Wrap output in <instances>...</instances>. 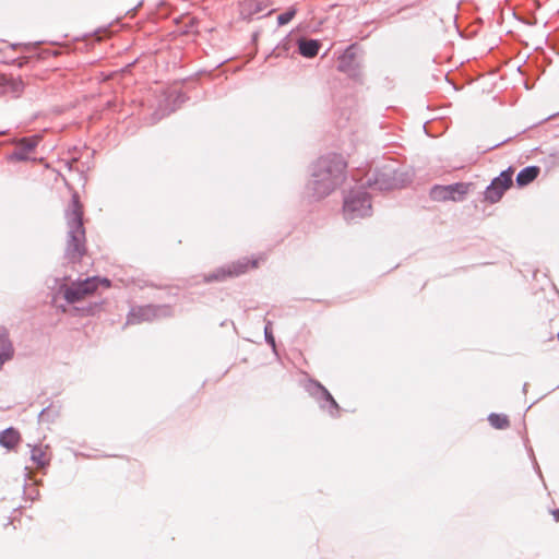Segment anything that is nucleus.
I'll use <instances>...</instances> for the list:
<instances>
[{"label": "nucleus", "mask_w": 559, "mask_h": 559, "mask_svg": "<svg viewBox=\"0 0 559 559\" xmlns=\"http://www.w3.org/2000/svg\"><path fill=\"white\" fill-rule=\"evenodd\" d=\"M99 284L108 287L109 281L107 278L88 277L84 281L73 283L64 289V298L70 304L80 301L86 296L92 295Z\"/></svg>", "instance_id": "39448f33"}, {"label": "nucleus", "mask_w": 559, "mask_h": 559, "mask_svg": "<svg viewBox=\"0 0 559 559\" xmlns=\"http://www.w3.org/2000/svg\"><path fill=\"white\" fill-rule=\"evenodd\" d=\"M295 14H296V9H294V8L289 9L288 11H286V12H284L282 14H280L277 16L278 25H285V24L289 23L294 19Z\"/></svg>", "instance_id": "412c9836"}, {"label": "nucleus", "mask_w": 559, "mask_h": 559, "mask_svg": "<svg viewBox=\"0 0 559 559\" xmlns=\"http://www.w3.org/2000/svg\"><path fill=\"white\" fill-rule=\"evenodd\" d=\"M68 225L67 255L71 260L80 259L85 252V229L83 227V210L78 194H73L66 212Z\"/></svg>", "instance_id": "f03ea898"}, {"label": "nucleus", "mask_w": 559, "mask_h": 559, "mask_svg": "<svg viewBox=\"0 0 559 559\" xmlns=\"http://www.w3.org/2000/svg\"><path fill=\"white\" fill-rule=\"evenodd\" d=\"M449 188L452 192V195H455V197L460 198V200H462L463 195H465L468 192L469 185L459 182V183L449 185Z\"/></svg>", "instance_id": "aec40b11"}, {"label": "nucleus", "mask_w": 559, "mask_h": 559, "mask_svg": "<svg viewBox=\"0 0 559 559\" xmlns=\"http://www.w3.org/2000/svg\"><path fill=\"white\" fill-rule=\"evenodd\" d=\"M39 136L23 138L16 142L17 148L9 156L10 160H27L28 153L34 151L39 143Z\"/></svg>", "instance_id": "6e6552de"}, {"label": "nucleus", "mask_w": 559, "mask_h": 559, "mask_svg": "<svg viewBox=\"0 0 559 559\" xmlns=\"http://www.w3.org/2000/svg\"><path fill=\"white\" fill-rule=\"evenodd\" d=\"M430 197L435 201H460V198L452 195L449 186H435L430 190Z\"/></svg>", "instance_id": "2eb2a0df"}, {"label": "nucleus", "mask_w": 559, "mask_h": 559, "mask_svg": "<svg viewBox=\"0 0 559 559\" xmlns=\"http://www.w3.org/2000/svg\"><path fill=\"white\" fill-rule=\"evenodd\" d=\"M45 413H46V409L41 411L40 417H43L45 415Z\"/></svg>", "instance_id": "b1692460"}, {"label": "nucleus", "mask_w": 559, "mask_h": 559, "mask_svg": "<svg viewBox=\"0 0 559 559\" xmlns=\"http://www.w3.org/2000/svg\"><path fill=\"white\" fill-rule=\"evenodd\" d=\"M169 309L166 306H143L132 308L127 320V324H138L144 321H151L153 319L167 316Z\"/></svg>", "instance_id": "423d86ee"}, {"label": "nucleus", "mask_w": 559, "mask_h": 559, "mask_svg": "<svg viewBox=\"0 0 559 559\" xmlns=\"http://www.w3.org/2000/svg\"><path fill=\"white\" fill-rule=\"evenodd\" d=\"M264 335L266 343L270 344L273 347V349H275V340L271 331V322H267V324L265 325Z\"/></svg>", "instance_id": "4be33fe9"}, {"label": "nucleus", "mask_w": 559, "mask_h": 559, "mask_svg": "<svg viewBox=\"0 0 559 559\" xmlns=\"http://www.w3.org/2000/svg\"><path fill=\"white\" fill-rule=\"evenodd\" d=\"M356 51L353 47L347 48L344 53L340 57L338 69L343 72L352 73L355 69Z\"/></svg>", "instance_id": "4468645a"}, {"label": "nucleus", "mask_w": 559, "mask_h": 559, "mask_svg": "<svg viewBox=\"0 0 559 559\" xmlns=\"http://www.w3.org/2000/svg\"><path fill=\"white\" fill-rule=\"evenodd\" d=\"M265 9V0H245L240 5V14L245 19H251L253 15L263 12Z\"/></svg>", "instance_id": "9b49d317"}, {"label": "nucleus", "mask_w": 559, "mask_h": 559, "mask_svg": "<svg viewBox=\"0 0 559 559\" xmlns=\"http://www.w3.org/2000/svg\"><path fill=\"white\" fill-rule=\"evenodd\" d=\"M346 163L338 155L319 158L312 166L308 189L312 195L324 198L330 194L343 180Z\"/></svg>", "instance_id": "f257e3e1"}, {"label": "nucleus", "mask_w": 559, "mask_h": 559, "mask_svg": "<svg viewBox=\"0 0 559 559\" xmlns=\"http://www.w3.org/2000/svg\"><path fill=\"white\" fill-rule=\"evenodd\" d=\"M320 48V41L316 39L301 38L298 40L299 53L306 58L317 56Z\"/></svg>", "instance_id": "ddd939ff"}, {"label": "nucleus", "mask_w": 559, "mask_h": 559, "mask_svg": "<svg viewBox=\"0 0 559 559\" xmlns=\"http://www.w3.org/2000/svg\"><path fill=\"white\" fill-rule=\"evenodd\" d=\"M552 515L555 516V520L558 522L559 521V510H554Z\"/></svg>", "instance_id": "5701e85b"}, {"label": "nucleus", "mask_w": 559, "mask_h": 559, "mask_svg": "<svg viewBox=\"0 0 559 559\" xmlns=\"http://www.w3.org/2000/svg\"><path fill=\"white\" fill-rule=\"evenodd\" d=\"M490 425L496 429H504L508 428L510 423L506 415L502 414H490L488 417Z\"/></svg>", "instance_id": "6ab92c4d"}, {"label": "nucleus", "mask_w": 559, "mask_h": 559, "mask_svg": "<svg viewBox=\"0 0 559 559\" xmlns=\"http://www.w3.org/2000/svg\"><path fill=\"white\" fill-rule=\"evenodd\" d=\"M539 174V168L536 166H528L523 168L516 176V182L523 187L531 183Z\"/></svg>", "instance_id": "dca6fc26"}, {"label": "nucleus", "mask_w": 559, "mask_h": 559, "mask_svg": "<svg viewBox=\"0 0 559 559\" xmlns=\"http://www.w3.org/2000/svg\"><path fill=\"white\" fill-rule=\"evenodd\" d=\"M14 354L12 342L5 328L0 326V369Z\"/></svg>", "instance_id": "9d476101"}, {"label": "nucleus", "mask_w": 559, "mask_h": 559, "mask_svg": "<svg viewBox=\"0 0 559 559\" xmlns=\"http://www.w3.org/2000/svg\"><path fill=\"white\" fill-rule=\"evenodd\" d=\"M412 174L397 169L393 165H385L373 176L374 189L386 191L405 187L412 180Z\"/></svg>", "instance_id": "7ed1b4c3"}, {"label": "nucleus", "mask_w": 559, "mask_h": 559, "mask_svg": "<svg viewBox=\"0 0 559 559\" xmlns=\"http://www.w3.org/2000/svg\"><path fill=\"white\" fill-rule=\"evenodd\" d=\"M20 440L19 432L13 428H8L0 432V444L7 449L14 448Z\"/></svg>", "instance_id": "f3484780"}, {"label": "nucleus", "mask_w": 559, "mask_h": 559, "mask_svg": "<svg viewBox=\"0 0 559 559\" xmlns=\"http://www.w3.org/2000/svg\"><path fill=\"white\" fill-rule=\"evenodd\" d=\"M343 212L346 221L369 216L371 203L368 193L361 188L352 190L344 199Z\"/></svg>", "instance_id": "20e7f679"}, {"label": "nucleus", "mask_w": 559, "mask_h": 559, "mask_svg": "<svg viewBox=\"0 0 559 559\" xmlns=\"http://www.w3.org/2000/svg\"><path fill=\"white\" fill-rule=\"evenodd\" d=\"M257 261H247V262H238L237 264H233V266L228 267L227 274L228 275H239L241 273H245L249 267H255ZM226 271L223 269L218 271L217 273L213 274L210 280H219L221 277L225 276Z\"/></svg>", "instance_id": "f8f14e48"}, {"label": "nucleus", "mask_w": 559, "mask_h": 559, "mask_svg": "<svg viewBox=\"0 0 559 559\" xmlns=\"http://www.w3.org/2000/svg\"><path fill=\"white\" fill-rule=\"evenodd\" d=\"M512 175V170L508 169L495 178L485 191V199L491 203L498 202L504 191L511 186Z\"/></svg>", "instance_id": "0eeeda50"}, {"label": "nucleus", "mask_w": 559, "mask_h": 559, "mask_svg": "<svg viewBox=\"0 0 559 559\" xmlns=\"http://www.w3.org/2000/svg\"><path fill=\"white\" fill-rule=\"evenodd\" d=\"M308 392L313 395L318 401H324L329 404L330 408L337 411L338 405L331 395V393L319 382H310L307 386Z\"/></svg>", "instance_id": "1a4fd4ad"}, {"label": "nucleus", "mask_w": 559, "mask_h": 559, "mask_svg": "<svg viewBox=\"0 0 559 559\" xmlns=\"http://www.w3.org/2000/svg\"><path fill=\"white\" fill-rule=\"evenodd\" d=\"M31 459L38 467H44L49 462L46 453V448H43L40 445L32 448Z\"/></svg>", "instance_id": "a211bd4d"}]
</instances>
